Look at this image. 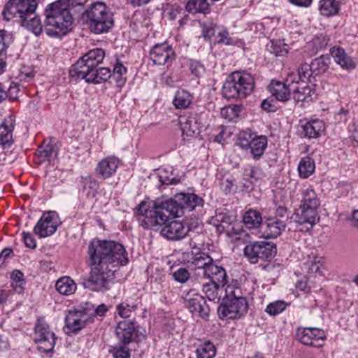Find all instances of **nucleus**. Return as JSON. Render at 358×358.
Returning <instances> with one entry per match:
<instances>
[{
    "mask_svg": "<svg viewBox=\"0 0 358 358\" xmlns=\"http://www.w3.org/2000/svg\"><path fill=\"white\" fill-rule=\"evenodd\" d=\"M196 358H213L216 355V348L210 341L200 344L196 350Z\"/></svg>",
    "mask_w": 358,
    "mask_h": 358,
    "instance_id": "49530a36",
    "label": "nucleus"
},
{
    "mask_svg": "<svg viewBox=\"0 0 358 358\" xmlns=\"http://www.w3.org/2000/svg\"><path fill=\"white\" fill-rule=\"evenodd\" d=\"M323 263L324 259L322 257L311 252L310 255H307V257L303 262V268L308 273L315 275V276H322L323 275L322 271Z\"/></svg>",
    "mask_w": 358,
    "mask_h": 358,
    "instance_id": "cd10ccee",
    "label": "nucleus"
},
{
    "mask_svg": "<svg viewBox=\"0 0 358 358\" xmlns=\"http://www.w3.org/2000/svg\"><path fill=\"white\" fill-rule=\"evenodd\" d=\"M285 83L289 87H293L292 85L294 83L299 84L300 85L301 84V80H299V76L297 74L296 71H291L288 73Z\"/></svg>",
    "mask_w": 358,
    "mask_h": 358,
    "instance_id": "e2e57ef3",
    "label": "nucleus"
},
{
    "mask_svg": "<svg viewBox=\"0 0 358 358\" xmlns=\"http://www.w3.org/2000/svg\"><path fill=\"white\" fill-rule=\"evenodd\" d=\"M253 88L254 80L250 74L234 72L224 83L222 94L227 99H241L249 94Z\"/></svg>",
    "mask_w": 358,
    "mask_h": 358,
    "instance_id": "6e6552de",
    "label": "nucleus"
},
{
    "mask_svg": "<svg viewBox=\"0 0 358 358\" xmlns=\"http://www.w3.org/2000/svg\"><path fill=\"white\" fill-rule=\"evenodd\" d=\"M317 210V208L300 206L291 219L299 225L308 224L312 227L319 220Z\"/></svg>",
    "mask_w": 358,
    "mask_h": 358,
    "instance_id": "412c9836",
    "label": "nucleus"
},
{
    "mask_svg": "<svg viewBox=\"0 0 358 358\" xmlns=\"http://www.w3.org/2000/svg\"><path fill=\"white\" fill-rule=\"evenodd\" d=\"M37 6L38 0H9L5 5L2 15L8 21L15 19L22 26L39 36L43 31V26L36 13Z\"/></svg>",
    "mask_w": 358,
    "mask_h": 358,
    "instance_id": "7ed1b4c3",
    "label": "nucleus"
},
{
    "mask_svg": "<svg viewBox=\"0 0 358 358\" xmlns=\"http://www.w3.org/2000/svg\"><path fill=\"white\" fill-rule=\"evenodd\" d=\"M138 307L137 300L126 299L124 301L117 306V313L122 318H127L131 316Z\"/></svg>",
    "mask_w": 358,
    "mask_h": 358,
    "instance_id": "37998d69",
    "label": "nucleus"
},
{
    "mask_svg": "<svg viewBox=\"0 0 358 358\" xmlns=\"http://www.w3.org/2000/svg\"><path fill=\"white\" fill-rule=\"evenodd\" d=\"M44 13V31L48 36L62 38L73 29V18L65 2L48 4Z\"/></svg>",
    "mask_w": 358,
    "mask_h": 358,
    "instance_id": "20e7f679",
    "label": "nucleus"
},
{
    "mask_svg": "<svg viewBox=\"0 0 358 358\" xmlns=\"http://www.w3.org/2000/svg\"><path fill=\"white\" fill-rule=\"evenodd\" d=\"M114 358H129L130 352L125 345H117L111 351Z\"/></svg>",
    "mask_w": 358,
    "mask_h": 358,
    "instance_id": "4d7b16f0",
    "label": "nucleus"
},
{
    "mask_svg": "<svg viewBox=\"0 0 358 358\" xmlns=\"http://www.w3.org/2000/svg\"><path fill=\"white\" fill-rule=\"evenodd\" d=\"M172 275L176 281L180 283H185L189 280L190 274L187 269L180 268L174 271Z\"/></svg>",
    "mask_w": 358,
    "mask_h": 358,
    "instance_id": "bf43d9fd",
    "label": "nucleus"
},
{
    "mask_svg": "<svg viewBox=\"0 0 358 358\" xmlns=\"http://www.w3.org/2000/svg\"><path fill=\"white\" fill-rule=\"evenodd\" d=\"M288 306V303L282 300H278L270 303L266 306L265 311L271 316L277 315L282 313Z\"/></svg>",
    "mask_w": 358,
    "mask_h": 358,
    "instance_id": "3c124183",
    "label": "nucleus"
},
{
    "mask_svg": "<svg viewBox=\"0 0 358 358\" xmlns=\"http://www.w3.org/2000/svg\"><path fill=\"white\" fill-rule=\"evenodd\" d=\"M160 229L162 236L173 241L185 238L189 231V227L180 221L166 222Z\"/></svg>",
    "mask_w": 358,
    "mask_h": 358,
    "instance_id": "aec40b11",
    "label": "nucleus"
},
{
    "mask_svg": "<svg viewBox=\"0 0 358 358\" xmlns=\"http://www.w3.org/2000/svg\"><path fill=\"white\" fill-rule=\"evenodd\" d=\"M331 55L334 62L343 69L352 70L356 68L357 65L355 62L346 53L343 48L333 47L331 49Z\"/></svg>",
    "mask_w": 358,
    "mask_h": 358,
    "instance_id": "bb28decb",
    "label": "nucleus"
},
{
    "mask_svg": "<svg viewBox=\"0 0 358 358\" xmlns=\"http://www.w3.org/2000/svg\"><path fill=\"white\" fill-rule=\"evenodd\" d=\"M275 206V215L274 217H278L284 220H287L288 217L287 206L280 205Z\"/></svg>",
    "mask_w": 358,
    "mask_h": 358,
    "instance_id": "69168bd1",
    "label": "nucleus"
},
{
    "mask_svg": "<svg viewBox=\"0 0 358 358\" xmlns=\"http://www.w3.org/2000/svg\"><path fill=\"white\" fill-rule=\"evenodd\" d=\"M88 27L95 34L107 33L114 25L113 14L106 3L96 1L85 10Z\"/></svg>",
    "mask_w": 358,
    "mask_h": 358,
    "instance_id": "0eeeda50",
    "label": "nucleus"
},
{
    "mask_svg": "<svg viewBox=\"0 0 358 358\" xmlns=\"http://www.w3.org/2000/svg\"><path fill=\"white\" fill-rule=\"evenodd\" d=\"M224 293L225 301L217 308L220 319L235 320L244 317L248 310V302L243 296L242 289L234 285H227Z\"/></svg>",
    "mask_w": 358,
    "mask_h": 358,
    "instance_id": "39448f33",
    "label": "nucleus"
},
{
    "mask_svg": "<svg viewBox=\"0 0 358 358\" xmlns=\"http://www.w3.org/2000/svg\"><path fill=\"white\" fill-rule=\"evenodd\" d=\"M176 198L179 201L183 212L185 209L191 211L196 206H202L203 202L201 197L194 193H178L176 194Z\"/></svg>",
    "mask_w": 358,
    "mask_h": 358,
    "instance_id": "c85d7f7f",
    "label": "nucleus"
},
{
    "mask_svg": "<svg viewBox=\"0 0 358 358\" xmlns=\"http://www.w3.org/2000/svg\"><path fill=\"white\" fill-rule=\"evenodd\" d=\"M289 202L286 192L283 190L278 191L274 196L273 203L275 206L285 205Z\"/></svg>",
    "mask_w": 358,
    "mask_h": 358,
    "instance_id": "680f3d73",
    "label": "nucleus"
},
{
    "mask_svg": "<svg viewBox=\"0 0 358 358\" xmlns=\"http://www.w3.org/2000/svg\"><path fill=\"white\" fill-rule=\"evenodd\" d=\"M111 71L106 67H92L89 71H78L76 73L70 75L71 78L85 80L90 84L98 85L106 82L111 77Z\"/></svg>",
    "mask_w": 358,
    "mask_h": 358,
    "instance_id": "dca6fc26",
    "label": "nucleus"
},
{
    "mask_svg": "<svg viewBox=\"0 0 358 358\" xmlns=\"http://www.w3.org/2000/svg\"><path fill=\"white\" fill-rule=\"evenodd\" d=\"M275 252V245L264 241L250 243L244 248V255L252 264H256L259 261L270 262Z\"/></svg>",
    "mask_w": 358,
    "mask_h": 358,
    "instance_id": "9d476101",
    "label": "nucleus"
},
{
    "mask_svg": "<svg viewBox=\"0 0 358 358\" xmlns=\"http://www.w3.org/2000/svg\"><path fill=\"white\" fill-rule=\"evenodd\" d=\"M303 136L308 138H317L325 129L324 123L319 119L312 120L301 126Z\"/></svg>",
    "mask_w": 358,
    "mask_h": 358,
    "instance_id": "c756f323",
    "label": "nucleus"
},
{
    "mask_svg": "<svg viewBox=\"0 0 358 358\" xmlns=\"http://www.w3.org/2000/svg\"><path fill=\"white\" fill-rule=\"evenodd\" d=\"M241 107L238 105H229L221 109V117L228 122H236L239 117Z\"/></svg>",
    "mask_w": 358,
    "mask_h": 358,
    "instance_id": "09e8293b",
    "label": "nucleus"
},
{
    "mask_svg": "<svg viewBox=\"0 0 358 358\" xmlns=\"http://www.w3.org/2000/svg\"><path fill=\"white\" fill-rule=\"evenodd\" d=\"M34 339L40 352L48 353L52 352L56 336L50 329L44 319H38L34 327Z\"/></svg>",
    "mask_w": 358,
    "mask_h": 358,
    "instance_id": "9b49d317",
    "label": "nucleus"
},
{
    "mask_svg": "<svg viewBox=\"0 0 358 358\" xmlns=\"http://www.w3.org/2000/svg\"><path fill=\"white\" fill-rule=\"evenodd\" d=\"M182 10L183 3L179 2V1H176L175 2L167 4L165 8V13L167 17L171 20L176 19L177 17L182 13Z\"/></svg>",
    "mask_w": 358,
    "mask_h": 358,
    "instance_id": "8fccbe9b",
    "label": "nucleus"
},
{
    "mask_svg": "<svg viewBox=\"0 0 358 358\" xmlns=\"http://www.w3.org/2000/svg\"><path fill=\"white\" fill-rule=\"evenodd\" d=\"M243 222L249 229L257 228L262 222V215L257 210L250 209L245 213Z\"/></svg>",
    "mask_w": 358,
    "mask_h": 358,
    "instance_id": "a18cd8bd",
    "label": "nucleus"
},
{
    "mask_svg": "<svg viewBox=\"0 0 358 358\" xmlns=\"http://www.w3.org/2000/svg\"><path fill=\"white\" fill-rule=\"evenodd\" d=\"M180 124L182 136L185 141H189L200 133L201 123L196 115L180 117Z\"/></svg>",
    "mask_w": 358,
    "mask_h": 358,
    "instance_id": "5701e85b",
    "label": "nucleus"
},
{
    "mask_svg": "<svg viewBox=\"0 0 358 358\" xmlns=\"http://www.w3.org/2000/svg\"><path fill=\"white\" fill-rule=\"evenodd\" d=\"M186 307L193 316L199 317L205 320H208L210 308L206 304L204 297L201 295L195 294L188 299L186 302Z\"/></svg>",
    "mask_w": 358,
    "mask_h": 358,
    "instance_id": "4be33fe9",
    "label": "nucleus"
},
{
    "mask_svg": "<svg viewBox=\"0 0 358 358\" xmlns=\"http://www.w3.org/2000/svg\"><path fill=\"white\" fill-rule=\"evenodd\" d=\"M83 193L89 199L94 198L97 194L99 185L96 179L91 176H82Z\"/></svg>",
    "mask_w": 358,
    "mask_h": 358,
    "instance_id": "c9c22d12",
    "label": "nucleus"
},
{
    "mask_svg": "<svg viewBox=\"0 0 358 358\" xmlns=\"http://www.w3.org/2000/svg\"><path fill=\"white\" fill-rule=\"evenodd\" d=\"M329 63L330 59L328 55H322L313 59L310 66L315 76L324 73L329 69Z\"/></svg>",
    "mask_w": 358,
    "mask_h": 358,
    "instance_id": "c03bdc74",
    "label": "nucleus"
},
{
    "mask_svg": "<svg viewBox=\"0 0 358 358\" xmlns=\"http://www.w3.org/2000/svg\"><path fill=\"white\" fill-rule=\"evenodd\" d=\"M15 118L13 115L6 117L0 125V145L3 148H8L13 144V131Z\"/></svg>",
    "mask_w": 358,
    "mask_h": 358,
    "instance_id": "a878e982",
    "label": "nucleus"
},
{
    "mask_svg": "<svg viewBox=\"0 0 358 358\" xmlns=\"http://www.w3.org/2000/svg\"><path fill=\"white\" fill-rule=\"evenodd\" d=\"M220 188L226 194H231L236 191V185L231 177L224 178L220 182Z\"/></svg>",
    "mask_w": 358,
    "mask_h": 358,
    "instance_id": "6e6d98bb",
    "label": "nucleus"
},
{
    "mask_svg": "<svg viewBox=\"0 0 358 358\" xmlns=\"http://www.w3.org/2000/svg\"><path fill=\"white\" fill-rule=\"evenodd\" d=\"M187 66L191 73L196 77L202 76L206 71L203 64L199 61L195 59H189Z\"/></svg>",
    "mask_w": 358,
    "mask_h": 358,
    "instance_id": "5fc2aeb1",
    "label": "nucleus"
},
{
    "mask_svg": "<svg viewBox=\"0 0 358 358\" xmlns=\"http://www.w3.org/2000/svg\"><path fill=\"white\" fill-rule=\"evenodd\" d=\"M127 69L122 63L117 61L113 66L111 77L115 82V85L118 87H123L127 81Z\"/></svg>",
    "mask_w": 358,
    "mask_h": 358,
    "instance_id": "ea45409f",
    "label": "nucleus"
},
{
    "mask_svg": "<svg viewBox=\"0 0 358 358\" xmlns=\"http://www.w3.org/2000/svg\"><path fill=\"white\" fill-rule=\"evenodd\" d=\"M216 35L220 37L217 43H224L225 45L232 44L231 38H229V31L225 28L219 25V31L217 32Z\"/></svg>",
    "mask_w": 358,
    "mask_h": 358,
    "instance_id": "052dcab7",
    "label": "nucleus"
},
{
    "mask_svg": "<svg viewBox=\"0 0 358 358\" xmlns=\"http://www.w3.org/2000/svg\"><path fill=\"white\" fill-rule=\"evenodd\" d=\"M296 73L299 76V80H301V84H306V81L311 83V78L315 77L313 71H312L310 64H302L298 69Z\"/></svg>",
    "mask_w": 358,
    "mask_h": 358,
    "instance_id": "603ef678",
    "label": "nucleus"
},
{
    "mask_svg": "<svg viewBox=\"0 0 358 358\" xmlns=\"http://www.w3.org/2000/svg\"><path fill=\"white\" fill-rule=\"evenodd\" d=\"M296 336L302 344L315 348L323 346L327 339L325 332L316 327H299Z\"/></svg>",
    "mask_w": 358,
    "mask_h": 358,
    "instance_id": "2eb2a0df",
    "label": "nucleus"
},
{
    "mask_svg": "<svg viewBox=\"0 0 358 358\" xmlns=\"http://www.w3.org/2000/svg\"><path fill=\"white\" fill-rule=\"evenodd\" d=\"M184 212L179 201L173 199H157L151 201H141L134 210V215L144 229L159 230L170 216L179 217Z\"/></svg>",
    "mask_w": 358,
    "mask_h": 358,
    "instance_id": "f03ea898",
    "label": "nucleus"
},
{
    "mask_svg": "<svg viewBox=\"0 0 358 358\" xmlns=\"http://www.w3.org/2000/svg\"><path fill=\"white\" fill-rule=\"evenodd\" d=\"M235 221V217L227 213L220 212L212 218L211 222L217 227L220 232L227 231L230 233L229 227Z\"/></svg>",
    "mask_w": 358,
    "mask_h": 358,
    "instance_id": "2f4dec72",
    "label": "nucleus"
},
{
    "mask_svg": "<svg viewBox=\"0 0 358 358\" xmlns=\"http://www.w3.org/2000/svg\"><path fill=\"white\" fill-rule=\"evenodd\" d=\"M55 287L61 294L71 295L76 292L77 285L70 277L64 276L57 280Z\"/></svg>",
    "mask_w": 358,
    "mask_h": 358,
    "instance_id": "e433bc0d",
    "label": "nucleus"
},
{
    "mask_svg": "<svg viewBox=\"0 0 358 358\" xmlns=\"http://www.w3.org/2000/svg\"><path fill=\"white\" fill-rule=\"evenodd\" d=\"M297 169L301 178H308L315 172V162L310 157H303L299 161Z\"/></svg>",
    "mask_w": 358,
    "mask_h": 358,
    "instance_id": "a19ab883",
    "label": "nucleus"
},
{
    "mask_svg": "<svg viewBox=\"0 0 358 358\" xmlns=\"http://www.w3.org/2000/svg\"><path fill=\"white\" fill-rule=\"evenodd\" d=\"M120 163V159L115 156L106 157L97 163L95 173L99 179H109L115 175Z\"/></svg>",
    "mask_w": 358,
    "mask_h": 358,
    "instance_id": "a211bd4d",
    "label": "nucleus"
},
{
    "mask_svg": "<svg viewBox=\"0 0 358 358\" xmlns=\"http://www.w3.org/2000/svg\"><path fill=\"white\" fill-rule=\"evenodd\" d=\"M185 9L192 14L208 13L210 12V7L207 0H189L185 3Z\"/></svg>",
    "mask_w": 358,
    "mask_h": 358,
    "instance_id": "79ce46f5",
    "label": "nucleus"
},
{
    "mask_svg": "<svg viewBox=\"0 0 358 358\" xmlns=\"http://www.w3.org/2000/svg\"><path fill=\"white\" fill-rule=\"evenodd\" d=\"M296 287L300 291L308 292L310 291V288L308 285V278L306 276H303L298 280L296 284Z\"/></svg>",
    "mask_w": 358,
    "mask_h": 358,
    "instance_id": "338daca9",
    "label": "nucleus"
},
{
    "mask_svg": "<svg viewBox=\"0 0 358 358\" xmlns=\"http://www.w3.org/2000/svg\"><path fill=\"white\" fill-rule=\"evenodd\" d=\"M193 95L187 90H178L176 93L173 103L178 109H186L193 101Z\"/></svg>",
    "mask_w": 358,
    "mask_h": 358,
    "instance_id": "58836bf2",
    "label": "nucleus"
},
{
    "mask_svg": "<svg viewBox=\"0 0 358 358\" xmlns=\"http://www.w3.org/2000/svg\"><path fill=\"white\" fill-rule=\"evenodd\" d=\"M59 215L55 211L44 212L34 227V232L40 238L53 235L61 224Z\"/></svg>",
    "mask_w": 358,
    "mask_h": 358,
    "instance_id": "ddd939ff",
    "label": "nucleus"
},
{
    "mask_svg": "<svg viewBox=\"0 0 358 358\" xmlns=\"http://www.w3.org/2000/svg\"><path fill=\"white\" fill-rule=\"evenodd\" d=\"M238 145L242 150H249L253 159L259 160L267 148L268 138L264 135H257L248 128L238 133Z\"/></svg>",
    "mask_w": 358,
    "mask_h": 358,
    "instance_id": "1a4fd4ad",
    "label": "nucleus"
},
{
    "mask_svg": "<svg viewBox=\"0 0 358 358\" xmlns=\"http://www.w3.org/2000/svg\"><path fill=\"white\" fill-rule=\"evenodd\" d=\"M89 322H91L90 317L81 310H69L65 317L66 327L72 333L81 330Z\"/></svg>",
    "mask_w": 358,
    "mask_h": 358,
    "instance_id": "6ab92c4d",
    "label": "nucleus"
},
{
    "mask_svg": "<svg viewBox=\"0 0 358 358\" xmlns=\"http://www.w3.org/2000/svg\"><path fill=\"white\" fill-rule=\"evenodd\" d=\"M104 57L105 51L103 49L90 50L71 66L69 74L76 73L80 71H89L90 68L97 67L103 62Z\"/></svg>",
    "mask_w": 358,
    "mask_h": 358,
    "instance_id": "4468645a",
    "label": "nucleus"
},
{
    "mask_svg": "<svg viewBox=\"0 0 358 358\" xmlns=\"http://www.w3.org/2000/svg\"><path fill=\"white\" fill-rule=\"evenodd\" d=\"M289 3L301 8H308L312 4L313 0H287Z\"/></svg>",
    "mask_w": 358,
    "mask_h": 358,
    "instance_id": "774afa93",
    "label": "nucleus"
},
{
    "mask_svg": "<svg viewBox=\"0 0 358 358\" xmlns=\"http://www.w3.org/2000/svg\"><path fill=\"white\" fill-rule=\"evenodd\" d=\"M293 87H289L285 83L273 80L268 86L269 91L278 101H287L290 97Z\"/></svg>",
    "mask_w": 358,
    "mask_h": 358,
    "instance_id": "7c9ffc66",
    "label": "nucleus"
},
{
    "mask_svg": "<svg viewBox=\"0 0 358 358\" xmlns=\"http://www.w3.org/2000/svg\"><path fill=\"white\" fill-rule=\"evenodd\" d=\"M318 9L322 15L331 17L339 13L341 6L339 1L336 0H320Z\"/></svg>",
    "mask_w": 358,
    "mask_h": 358,
    "instance_id": "72a5a7b5",
    "label": "nucleus"
},
{
    "mask_svg": "<svg viewBox=\"0 0 358 358\" xmlns=\"http://www.w3.org/2000/svg\"><path fill=\"white\" fill-rule=\"evenodd\" d=\"M13 42L12 35L5 30L0 29V55L6 50L8 46ZM6 67V62L0 59V75L3 73Z\"/></svg>",
    "mask_w": 358,
    "mask_h": 358,
    "instance_id": "de8ad7c7",
    "label": "nucleus"
},
{
    "mask_svg": "<svg viewBox=\"0 0 358 358\" xmlns=\"http://www.w3.org/2000/svg\"><path fill=\"white\" fill-rule=\"evenodd\" d=\"M301 205L318 208L320 206V199H318L315 190L311 187H304L301 192Z\"/></svg>",
    "mask_w": 358,
    "mask_h": 358,
    "instance_id": "f704fd0d",
    "label": "nucleus"
},
{
    "mask_svg": "<svg viewBox=\"0 0 358 358\" xmlns=\"http://www.w3.org/2000/svg\"><path fill=\"white\" fill-rule=\"evenodd\" d=\"M193 269L198 270L199 275L218 285H226L228 276L226 270L217 264L210 256L203 252L192 253L187 259Z\"/></svg>",
    "mask_w": 358,
    "mask_h": 358,
    "instance_id": "423d86ee",
    "label": "nucleus"
},
{
    "mask_svg": "<svg viewBox=\"0 0 358 358\" xmlns=\"http://www.w3.org/2000/svg\"><path fill=\"white\" fill-rule=\"evenodd\" d=\"M289 46L284 40H271L266 45V50L276 57H285L289 50Z\"/></svg>",
    "mask_w": 358,
    "mask_h": 358,
    "instance_id": "4c0bfd02",
    "label": "nucleus"
},
{
    "mask_svg": "<svg viewBox=\"0 0 358 358\" xmlns=\"http://www.w3.org/2000/svg\"><path fill=\"white\" fill-rule=\"evenodd\" d=\"M38 152L41 157L48 161H50L57 157V150L55 146L50 143L43 144L40 147Z\"/></svg>",
    "mask_w": 358,
    "mask_h": 358,
    "instance_id": "864d4df0",
    "label": "nucleus"
},
{
    "mask_svg": "<svg viewBox=\"0 0 358 358\" xmlns=\"http://www.w3.org/2000/svg\"><path fill=\"white\" fill-rule=\"evenodd\" d=\"M115 334L123 343H129L132 341H141L146 338L145 329L127 320L117 323Z\"/></svg>",
    "mask_w": 358,
    "mask_h": 358,
    "instance_id": "f8f14e48",
    "label": "nucleus"
},
{
    "mask_svg": "<svg viewBox=\"0 0 358 358\" xmlns=\"http://www.w3.org/2000/svg\"><path fill=\"white\" fill-rule=\"evenodd\" d=\"M22 238L25 245L31 249H34L36 247V242L30 232H22Z\"/></svg>",
    "mask_w": 358,
    "mask_h": 358,
    "instance_id": "0e129e2a",
    "label": "nucleus"
},
{
    "mask_svg": "<svg viewBox=\"0 0 358 358\" xmlns=\"http://www.w3.org/2000/svg\"><path fill=\"white\" fill-rule=\"evenodd\" d=\"M87 255L91 271L87 286L96 292L108 290L115 272L129 262L124 247L113 241L92 239L88 245Z\"/></svg>",
    "mask_w": 358,
    "mask_h": 358,
    "instance_id": "f257e3e1",
    "label": "nucleus"
},
{
    "mask_svg": "<svg viewBox=\"0 0 358 358\" xmlns=\"http://www.w3.org/2000/svg\"><path fill=\"white\" fill-rule=\"evenodd\" d=\"M286 226V220H281L278 217L270 216L263 224V235L266 238H275L285 230Z\"/></svg>",
    "mask_w": 358,
    "mask_h": 358,
    "instance_id": "b1692460",
    "label": "nucleus"
},
{
    "mask_svg": "<svg viewBox=\"0 0 358 358\" xmlns=\"http://www.w3.org/2000/svg\"><path fill=\"white\" fill-rule=\"evenodd\" d=\"M226 285H218L214 282H207L203 285L202 291L209 301L219 302Z\"/></svg>",
    "mask_w": 358,
    "mask_h": 358,
    "instance_id": "473e14b6",
    "label": "nucleus"
},
{
    "mask_svg": "<svg viewBox=\"0 0 358 358\" xmlns=\"http://www.w3.org/2000/svg\"><path fill=\"white\" fill-rule=\"evenodd\" d=\"M219 31V25L215 24H205L203 27L202 29V35L203 36L210 41L212 37L217 34V32Z\"/></svg>",
    "mask_w": 358,
    "mask_h": 358,
    "instance_id": "13d9d810",
    "label": "nucleus"
},
{
    "mask_svg": "<svg viewBox=\"0 0 358 358\" xmlns=\"http://www.w3.org/2000/svg\"><path fill=\"white\" fill-rule=\"evenodd\" d=\"M150 59L157 65H171L176 59L171 45L168 43L155 45L150 52Z\"/></svg>",
    "mask_w": 358,
    "mask_h": 358,
    "instance_id": "f3484780",
    "label": "nucleus"
},
{
    "mask_svg": "<svg viewBox=\"0 0 358 358\" xmlns=\"http://www.w3.org/2000/svg\"><path fill=\"white\" fill-rule=\"evenodd\" d=\"M293 99L301 106L313 101L317 97L314 85L300 84L297 87L292 88Z\"/></svg>",
    "mask_w": 358,
    "mask_h": 358,
    "instance_id": "393cba45",
    "label": "nucleus"
}]
</instances>
